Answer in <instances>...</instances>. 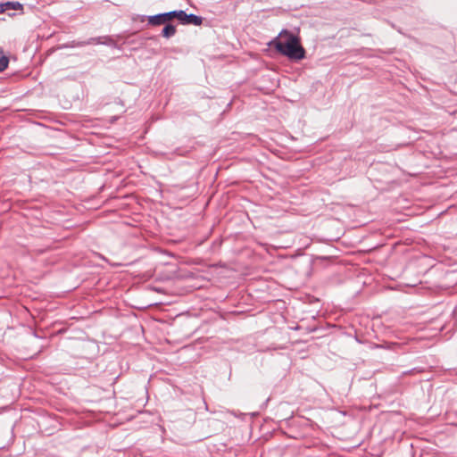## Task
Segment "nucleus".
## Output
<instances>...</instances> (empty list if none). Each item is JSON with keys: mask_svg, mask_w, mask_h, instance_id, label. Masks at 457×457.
<instances>
[{"mask_svg": "<svg viewBox=\"0 0 457 457\" xmlns=\"http://www.w3.org/2000/svg\"><path fill=\"white\" fill-rule=\"evenodd\" d=\"M280 54L292 61H300L305 58V49L300 44L299 37H290V43H281L279 40H272L270 44Z\"/></svg>", "mask_w": 457, "mask_h": 457, "instance_id": "1", "label": "nucleus"}, {"mask_svg": "<svg viewBox=\"0 0 457 457\" xmlns=\"http://www.w3.org/2000/svg\"><path fill=\"white\" fill-rule=\"evenodd\" d=\"M177 32L176 27L172 24H166L162 29V36L166 38L173 37Z\"/></svg>", "mask_w": 457, "mask_h": 457, "instance_id": "5", "label": "nucleus"}, {"mask_svg": "<svg viewBox=\"0 0 457 457\" xmlns=\"http://www.w3.org/2000/svg\"><path fill=\"white\" fill-rule=\"evenodd\" d=\"M173 18H176V10L168 12H163V13L148 16L147 20H148L149 24H151L153 26H158V25L166 23L167 21H170Z\"/></svg>", "mask_w": 457, "mask_h": 457, "instance_id": "3", "label": "nucleus"}, {"mask_svg": "<svg viewBox=\"0 0 457 457\" xmlns=\"http://www.w3.org/2000/svg\"><path fill=\"white\" fill-rule=\"evenodd\" d=\"M290 37H297L296 35L293 34L291 31L287 29H282L278 36L275 37L273 40H279L282 44L283 43H290Z\"/></svg>", "mask_w": 457, "mask_h": 457, "instance_id": "4", "label": "nucleus"}, {"mask_svg": "<svg viewBox=\"0 0 457 457\" xmlns=\"http://www.w3.org/2000/svg\"><path fill=\"white\" fill-rule=\"evenodd\" d=\"M112 42V40L109 37H90L89 39L87 40V45H92V44H106V45H108Z\"/></svg>", "mask_w": 457, "mask_h": 457, "instance_id": "6", "label": "nucleus"}, {"mask_svg": "<svg viewBox=\"0 0 457 457\" xmlns=\"http://www.w3.org/2000/svg\"><path fill=\"white\" fill-rule=\"evenodd\" d=\"M9 63V58L4 54L3 50L0 48V71H4Z\"/></svg>", "mask_w": 457, "mask_h": 457, "instance_id": "7", "label": "nucleus"}, {"mask_svg": "<svg viewBox=\"0 0 457 457\" xmlns=\"http://www.w3.org/2000/svg\"><path fill=\"white\" fill-rule=\"evenodd\" d=\"M2 6H6L12 10H19L22 7V5L19 2H7L4 4H2Z\"/></svg>", "mask_w": 457, "mask_h": 457, "instance_id": "8", "label": "nucleus"}, {"mask_svg": "<svg viewBox=\"0 0 457 457\" xmlns=\"http://www.w3.org/2000/svg\"><path fill=\"white\" fill-rule=\"evenodd\" d=\"M176 18L183 25L193 24L195 26H200L203 23V18L201 16H197L193 13L187 14L183 10H176Z\"/></svg>", "mask_w": 457, "mask_h": 457, "instance_id": "2", "label": "nucleus"}, {"mask_svg": "<svg viewBox=\"0 0 457 457\" xmlns=\"http://www.w3.org/2000/svg\"><path fill=\"white\" fill-rule=\"evenodd\" d=\"M85 46H87V40L86 41L73 40L67 46H69V47H82Z\"/></svg>", "mask_w": 457, "mask_h": 457, "instance_id": "9", "label": "nucleus"}]
</instances>
